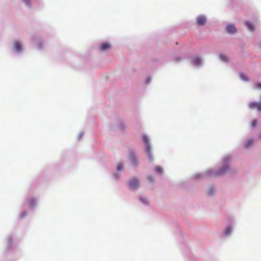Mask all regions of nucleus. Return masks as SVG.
Returning a JSON list of instances; mask_svg holds the SVG:
<instances>
[{"instance_id":"nucleus-10","label":"nucleus","mask_w":261,"mask_h":261,"mask_svg":"<svg viewBox=\"0 0 261 261\" xmlns=\"http://www.w3.org/2000/svg\"><path fill=\"white\" fill-rule=\"evenodd\" d=\"M253 141L252 140L250 139L248 140L246 144H245V147L246 148H248L253 144Z\"/></svg>"},{"instance_id":"nucleus-17","label":"nucleus","mask_w":261,"mask_h":261,"mask_svg":"<svg viewBox=\"0 0 261 261\" xmlns=\"http://www.w3.org/2000/svg\"><path fill=\"white\" fill-rule=\"evenodd\" d=\"M122 169H123V166L121 164H119L117 165V171H120L122 170Z\"/></svg>"},{"instance_id":"nucleus-3","label":"nucleus","mask_w":261,"mask_h":261,"mask_svg":"<svg viewBox=\"0 0 261 261\" xmlns=\"http://www.w3.org/2000/svg\"><path fill=\"white\" fill-rule=\"evenodd\" d=\"M206 21V18L204 16L200 15L196 18V22L198 25H204Z\"/></svg>"},{"instance_id":"nucleus-18","label":"nucleus","mask_w":261,"mask_h":261,"mask_svg":"<svg viewBox=\"0 0 261 261\" xmlns=\"http://www.w3.org/2000/svg\"><path fill=\"white\" fill-rule=\"evenodd\" d=\"M155 171L158 173H162L163 171V170L161 167H156L155 168Z\"/></svg>"},{"instance_id":"nucleus-21","label":"nucleus","mask_w":261,"mask_h":261,"mask_svg":"<svg viewBox=\"0 0 261 261\" xmlns=\"http://www.w3.org/2000/svg\"><path fill=\"white\" fill-rule=\"evenodd\" d=\"M23 2L27 5H29L31 0H22Z\"/></svg>"},{"instance_id":"nucleus-20","label":"nucleus","mask_w":261,"mask_h":261,"mask_svg":"<svg viewBox=\"0 0 261 261\" xmlns=\"http://www.w3.org/2000/svg\"><path fill=\"white\" fill-rule=\"evenodd\" d=\"M257 121L256 119H254L252 121L251 123V126L252 127H255L257 125Z\"/></svg>"},{"instance_id":"nucleus-4","label":"nucleus","mask_w":261,"mask_h":261,"mask_svg":"<svg viewBox=\"0 0 261 261\" xmlns=\"http://www.w3.org/2000/svg\"><path fill=\"white\" fill-rule=\"evenodd\" d=\"M249 107L251 109H256L257 111H259L261 110V102H250L249 105Z\"/></svg>"},{"instance_id":"nucleus-15","label":"nucleus","mask_w":261,"mask_h":261,"mask_svg":"<svg viewBox=\"0 0 261 261\" xmlns=\"http://www.w3.org/2000/svg\"><path fill=\"white\" fill-rule=\"evenodd\" d=\"M219 57L220 58V59L223 61H227V58L226 56L224 55H220L219 56Z\"/></svg>"},{"instance_id":"nucleus-14","label":"nucleus","mask_w":261,"mask_h":261,"mask_svg":"<svg viewBox=\"0 0 261 261\" xmlns=\"http://www.w3.org/2000/svg\"><path fill=\"white\" fill-rule=\"evenodd\" d=\"M240 77L244 81H248V80L246 75L244 73H241L240 74Z\"/></svg>"},{"instance_id":"nucleus-6","label":"nucleus","mask_w":261,"mask_h":261,"mask_svg":"<svg viewBox=\"0 0 261 261\" xmlns=\"http://www.w3.org/2000/svg\"><path fill=\"white\" fill-rule=\"evenodd\" d=\"M227 32L230 34H233L237 32V29L234 25L228 24L226 27Z\"/></svg>"},{"instance_id":"nucleus-7","label":"nucleus","mask_w":261,"mask_h":261,"mask_svg":"<svg viewBox=\"0 0 261 261\" xmlns=\"http://www.w3.org/2000/svg\"><path fill=\"white\" fill-rule=\"evenodd\" d=\"M129 160L132 162V164L135 166L137 165V159L134 154L131 153L129 155Z\"/></svg>"},{"instance_id":"nucleus-16","label":"nucleus","mask_w":261,"mask_h":261,"mask_svg":"<svg viewBox=\"0 0 261 261\" xmlns=\"http://www.w3.org/2000/svg\"><path fill=\"white\" fill-rule=\"evenodd\" d=\"M228 170V167H225L223 168V169H221V170H220V171L219 172V174H223V173H224V172H225V171L226 170Z\"/></svg>"},{"instance_id":"nucleus-9","label":"nucleus","mask_w":261,"mask_h":261,"mask_svg":"<svg viewBox=\"0 0 261 261\" xmlns=\"http://www.w3.org/2000/svg\"><path fill=\"white\" fill-rule=\"evenodd\" d=\"M192 62L194 64H200L201 63V60L199 57H194L192 59Z\"/></svg>"},{"instance_id":"nucleus-22","label":"nucleus","mask_w":261,"mask_h":261,"mask_svg":"<svg viewBox=\"0 0 261 261\" xmlns=\"http://www.w3.org/2000/svg\"><path fill=\"white\" fill-rule=\"evenodd\" d=\"M147 179L150 181H154L153 177L152 176H148L147 177Z\"/></svg>"},{"instance_id":"nucleus-13","label":"nucleus","mask_w":261,"mask_h":261,"mask_svg":"<svg viewBox=\"0 0 261 261\" xmlns=\"http://www.w3.org/2000/svg\"><path fill=\"white\" fill-rule=\"evenodd\" d=\"M215 191V188L214 187H211L209 188V189L208 190L207 194L209 195H211L213 193H214Z\"/></svg>"},{"instance_id":"nucleus-19","label":"nucleus","mask_w":261,"mask_h":261,"mask_svg":"<svg viewBox=\"0 0 261 261\" xmlns=\"http://www.w3.org/2000/svg\"><path fill=\"white\" fill-rule=\"evenodd\" d=\"M254 87L256 89H261V83H255L254 85Z\"/></svg>"},{"instance_id":"nucleus-23","label":"nucleus","mask_w":261,"mask_h":261,"mask_svg":"<svg viewBox=\"0 0 261 261\" xmlns=\"http://www.w3.org/2000/svg\"><path fill=\"white\" fill-rule=\"evenodd\" d=\"M140 200L143 201L142 198H141Z\"/></svg>"},{"instance_id":"nucleus-8","label":"nucleus","mask_w":261,"mask_h":261,"mask_svg":"<svg viewBox=\"0 0 261 261\" xmlns=\"http://www.w3.org/2000/svg\"><path fill=\"white\" fill-rule=\"evenodd\" d=\"M14 47L16 51L19 52L21 50V45L18 42H15L14 43Z\"/></svg>"},{"instance_id":"nucleus-12","label":"nucleus","mask_w":261,"mask_h":261,"mask_svg":"<svg viewBox=\"0 0 261 261\" xmlns=\"http://www.w3.org/2000/svg\"><path fill=\"white\" fill-rule=\"evenodd\" d=\"M231 231V227L230 226H227L225 229L224 233L225 235H229Z\"/></svg>"},{"instance_id":"nucleus-5","label":"nucleus","mask_w":261,"mask_h":261,"mask_svg":"<svg viewBox=\"0 0 261 261\" xmlns=\"http://www.w3.org/2000/svg\"><path fill=\"white\" fill-rule=\"evenodd\" d=\"M111 45L108 43H102L100 44L99 46V48L101 51H105L107 49H110L111 48Z\"/></svg>"},{"instance_id":"nucleus-11","label":"nucleus","mask_w":261,"mask_h":261,"mask_svg":"<svg viewBox=\"0 0 261 261\" xmlns=\"http://www.w3.org/2000/svg\"><path fill=\"white\" fill-rule=\"evenodd\" d=\"M245 24L249 30L253 31L254 30L253 26L251 22L247 21L245 23Z\"/></svg>"},{"instance_id":"nucleus-2","label":"nucleus","mask_w":261,"mask_h":261,"mask_svg":"<svg viewBox=\"0 0 261 261\" xmlns=\"http://www.w3.org/2000/svg\"><path fill=\"white\" fill-rule=\"evenodd\" d=\"M128 186L129 188L137 189L139 186V181L136 178H133L129 181Z\"/></svg>"},{"instance_id":"nucleus-1","label":"nucleus","mask_w":261,"mask_h":261,"mask_svg":"<svg viewBox=\"0 0 261 261\" xmlns=\"http://www.w3.org/2000/svg\"><path fill=\"white\" fill-rule=\"evenodd\" d=\"M142 139L146 144L145 150L147 151L148 156L150 158L151 147H150V143H149V140L148 137L145 135H143L142 136Z\"/></svg>"}]
</instances>
